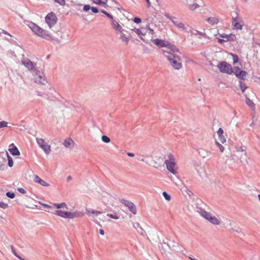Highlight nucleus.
I'll use <instances>...</instances> for the list:
<instances>
[{
  "mask_svg": "<svg viewBox=\"0 0 260 260\" xmlns=\"http://www.w3.org/2000/svg\"><path fill=\"white\" fill-rule=\"evenodd\" d=\"M134 228L137 230V232L142 235H144L145 234V231L143 229V228L141 226L140 223L139 222H136L134 224Z\"/></svg>",
  "mask_w": 260,
  "mask_h": 260,
  "instance_id": "393cba45",
  "label": "nucleus"
},
{
  "mask_svg": "<svg viewBox=\"0 0 260 260\" xmlns=\"http://www.w3.org/2000/svg\"><path fill=\"white\" fill-rule=\"evenodd\" d=\"M6 196L11 199H13L15 198V194L13 192H7L6 193Z\"/></svg>",
  "mask_w": 260,
  "mask_h": 260,
  "instance_id": "37998d69",
  "label": "nucleus"
},
{
  "mask_svg": "<svg viewBox=\"0 0 260 260\" xmlns=\"http://www.w3.org/2000/svg\"><path fill=\"white\" fill-rule=\"evenodd\" d=\"M9 151L13 155L18 156L20 154L17 148L13 143L9 145Z\"/></svg>",
  "mask_w": 260,
  "mask_h": 260,
  "instance_id": "412c9836",
  "label": "nucleus"
},
{
  "mask_svg": "<svg viewBox=\"0 0 260 260\" xmlns=\"http://www.w3.org/2000/svg\"><path fill=\"white\" fill-rule=\"evenodd\" d=\"M148 21H149V20L148 19H147V29H148V33L147 34L148 35H149L151 36V38L152 39L153 36L154 34V31L153 29H152L150 27V23L148 22Z\"/></svg>",
  "mask_w": 260,
  "mask_h": 260,
  "instance_id": "cd10ccee",
  "label": "nucleus"
},
{
  "mask_svg": "<svg viewBox=\"0 0 260 260\" xmlns=\"http://www.w3.org/2000/svg\"><path fill=\"white\" fill-rule=\"evenodd\" d=\"M191 34L193 35H199L200 36H203V34L202 32H199L197 30H192L191 31Z\"/></svg>",
  "mask_w": 260,
  "mask_h": 260,
  "instance_id": "a19ab883",
  "label": "nucleus"
},
{
  "mask_svg": "<svg viewBox=\"0 0 260 260\" xmlns=\"http://www.w3.org/2000/svg\"><path fill=\"white\" fill-rule=\"evenodd\" d=\"M215 143L216 145L218 147L219 149H220V151L221 152H223L224 150V147L221 144H220L219 141H216Z\"/></svg>",
  "mask_w": 260,
  "mask_h": 260,
  "instance_id": "4c0bfd02",
  "label": "nucleus"
},
{
  "mask_svg": "<svg viewBox=\"0 0 260 260\" xmlns=\"http://www.w3.org/2000/svg\"><path fill=\"white\" fill-rule=\"evenodd\" d=\"M233 71V73H234L236 77L241 79H245L247 75L246 72L241 70L240 68L237 67H234Z\"/></svg>",
  "mask_w": 260,
  "mask_h": 260,
  "instance_id": "9d476101",
  "label": "nucleus"
},
{
  "mask_svg": "<svg viewBox=\"0 0 260 260\" xmlns=\"http://www.w3.org/2000/svg\"><path fill=\"white\" fill-rule=\"evenodd\" d=\"M8 160V166L10 167H12L13 166V161L12 157L9 155L8 153L6 152Z\"/></svg>",
  "mask_w": 260,
  "mask_h": 260,
  "instance_id": "7c9ffc66",
  "label": "nucleus"
},
{
  "mask_svg": "<svg viewBox=\"0 0 260 260\" xmlns=\"http://www.w3.org/2000/svg\"><path fill=\"white\" fill-rule=\"evenodd\" d=\"M232 222L230 221V224L231 225Z\"/></svg>",
  "mask_w": 260,
  "mask_h": 260,
  "instance_id": "e2e57ef3",
  "label": "nucleus"
},
{
  "mask_svg": "<svg viewBox=\"0 0 260 260\" xmlns=\"http://www.w3.org/2000/svg\"><path fill=\"white\" fill-rule=\"evenodd\" d=\"M37 142L39 147L43 150L44 152L48 155L51 151V146L44 139L42 138H37Z\"/></svg>",
  "mask_w": 260,
  "mask_h": 260,
  "instance_id": "6e6552de",
  "label": "nucleus"
},
{
  "mask_svg": "<svg viewBox=\"0 0 260 260\" xmlns=\"http://www.w3.org/2000/svg\"><path fill=\"white\" fill-rule=\"evenodd\" d=\"M28 26L31 29V30L37 36L48 40L51 38V36L49 33H48L46 30L37 25L36 24L34 23H30L29 24Z\"/></svg>",
  "mask_w": 260,
  "mask_h": 260,
  "instance_id": "423d86ee",
  "label": "nucleus"
},
{
  "mask_svg": "<svg viewBox=\"0 0 260 260\" xmlns=\"http://www.w3.org/2000/svg\"><path fill=\"white\" fill-rule=\"evenodd\" d=\"M162 196L164 197V198L167 200V201L169 202L171 200V197L170 194H169L167 192L164 191L162 192Z\"/></svg>",
  "mask_w": 260,
  "mask_h": 260,
  "instance_id": "2f4dec72",
  "label": "nucleus"
},
{
  "mask_svg": "<svg viewBox=\"0 0 260 260\" xmlns=\"http://www.w3.org/2000/svg\"><path fill=\"white\" fill-rule=\"evenodd\" d=\"M141 28L142 36H145V35H146L148 33L147 25L146 26V27H141Z\"/></svg>",
  "mask_w": 260,
  "mask_h": 260,
  "instance_id": "c9c22d12",
  "label": "nucleus"
},
{
  "mask_svg": "<svg viewBox=\"0 0 260 260\" xmlns=\"http://www.w3.org/2000/svg\"><path fill=\"white\" fill-rule=\"evenodd\" d=\"M163 51L172 68L177 70L182 68L180 53L175 46H170L166 50H163Z\"/></svg>",
  "mask_w": 260,
  "mask_h": 260,
  "instance_id": "f03ea898",
  "label": "nucleus"
},
{
  "mask_svg": "<svg viewBox=\"0 0 260 260\" xmlns=\"http://www.w3.org/2000/svg\"><path fill=\"white\" fill-rule=\"evenodd\" d=\"M22 64L30 71H36L32 61L28 58H23L22 60Z\"/></svg>",
  "mask_w": 260,
  "mask_h": 260,
  "instance_id": "2eb2a0df",
  "label": "nucleus"
},
{
  "mask_svg": "<svg viewBox=\"0 0 260 260\" xmlns=\"http://www.w3.org/2000/svg\"><path fill=\"white\" fill-rule=\"evenodd\" d=\"M230 54L232 57L233 64H236L238 62L239 60L238 55L233 53H230Z\"/></svg>",
  "mask_w": 260,
  "mask_h": 260,
  "instance_id": "c85d7f7f",
  "label": "nucleus"
},
{
  "mask_svg": "<svg viewBox=\"0 0 260 260\" xmlns=\"http://www.w3.org/2000/svg\"><path fill=\"white\" fill-rule=\"evenodd\" d=\"M167 246H168V245L166 244V243H164L163 244H161V249L160 250H161L162 249H163V250H164L165 248V247H167Z\"/></svg>",
  "mask_w": 260,
  "mask_h": 260,
  "instance_id": "864d4df0",
  "label": "nucleus"
},
{
  "mask_svg": "<svg viewBox=\"0 0 260 260\" xmlns=\"http://www.w3.org/2000/svg\"><path fill=\"white\" fill-rule=\"evenodd\" d=\"M86 214L90 218V219L100 226H101V225L100 224L99 221L98 219V218L100 220H102L103 222L106 221L105 216L103 215L100 217H99V215L102 213V212L100 211L94 210L92 209H86ZM107 221L111 222V220H107Z\"/></svg>",
  "mask_w": 260,
  "mask_h": 260,
  "instance_id": "39448f33",
  "label": "nucleus"
},
{
  "mask_svg": "<svg viewBox=\"0 0 260 260\" xmlns=\"http://www.w3.org/2000/svg\"><path fill=\"white\" fill-rule=\"evenodd\" d=\"M8 123L5 121H0V128L8 127Z\"/></svg>",
  "mask_w": 260,
  "mask_h": 260,
  "instance_id": "58836bf2",
  "label": "nucleus"
},
{
  "mask_svg": "<svg viewBox=\"0 0 260 260\" xmlns=\"http://www.w3.org/2000/svg\"><path fill=\"white\" fill-rule=\"evenodd\" d=\"M45 20L50 27L53 26L57 21V18L53 12L49 13L45 17Z\"/></svg>",
  "mask_w": 260,
  "mask_h": 260,
  "instance_id": "1a4fd4ad",
  "label": "nucleus"
},
{
  "mask_svg": "<svg viewBox=\"0 0 260 260\" xmlns=\"http://www.w3.org/2000/svg\"><path fill=\"white\" fill-rule=\"evenodd\" d=\"M233 25L235 29H241L243 25V22L239 21L238 18H234L233 21Z\"/></svg>",
  "mask_w": 260,
  "mask_h": 260,
  "instance_id": "aec40b11",
  "label": "nucleus"
},
{
  "mask_svg": "<svg viewBox=\"0 0 260 260\" xmlns=\"http://www.w3.org/2000/svg\"><path fill=\"white\" fill-rule=\"evenodd\" d=\"M13 253H14L15 255H16V254L15 253V252H13Z\"/></svg>",
  "mask_w": 260,
  "mask_h": 260,
  "instance_id": "052dcab7",
  "label": "nucleus"
},
{
  "mask_svg": "<svg viewBox=\"0 0 260 260\" xmlns=\"http://www.w3.org/2000/svg\"><path fill=\"white\" fill-rule=\"evenodd\" d=\"M236 151L240 154V159L245 158L246 152L245 150L241 146L236 147Z\"/></svg>",
  "mask_w": 260,
  "mask_h": 260,
  "instance_id": "b1692460",
  "label": "nucleus"
},
{
  "mask_svg": "<svg viewBox=\"0 0 260 260\" xmlns=\"http://www.w3.org/2000/svg\"><path fill=\"white\" fill-rule=\"evenodd\" d=\"M217 67L220 72L228 74H232L233 68L231 65L225 61H222L218 63Z\"/></svg>",
  "mask_w": 260,
  "mask_h": 260,
  "instance_id": "0eeeda50",
  "label": "nucleus"
},
{
  "mask_svg": "<svg viewBox=\"0 0 260 260\" xmlns=\"http://www.w3.org/2000/svg\"><path fill=\"white\" fill-rule=\"evenodd\" d=\"M216 38L220 44L228 42V35L224 33L218 34L216 35Z\"/></svg>",
  "mask_w": 260,
  "mask_h": 260,
  "instance_id": "f3484780",
  "label": "nucleus"
},
{
  "mask_svg": "<svg viewBox=\"0 0 260 260\" xmlns=\"http://www.w3.org/2000/svg\"><path fill=\"white\" fill-rule=\"evenodd\" d=\"M55 2L61 6L65 5V0H54Z\"/></svg>",
  "mask_w": 260,
  "mask_h": 260,
  "instance_id": "a18cd8bd",
  "label": "nucleus"
},
{
  "mask_svg": "<svg viewBox=\"0 0 260 260\" xmlns=\"http://www.w3.org/2000/svg\"><path fill=\"white\" fill-rule=\"evenodd\" d=\"M146 2L148 4V7H150V2L149 0H146Z\"/></svg>",
  "mask_w": 260,
  "mask_h": 260,
  "instance_id": "13d9d810",
  "label": "nucleus"
},
{
  "mask_svg": "<svg viewBox=\"0 0 260 260\" xmlns=\"http://www.w3.org/2000/svg\"><path fill=\"white\" fill-rule=\"evenodd\" d=\"M257 198H258V201L260 202V194H258L257 195Z\"/></svg>",
  "mask_w": 260,
  "mask_h": 260,
  "instance_id": "bf43d9fd",
  "label": "nucleus"
},
{
  "mask_svg": "<svg viewBox=\"0 0 260 260\" xmlns=\"http://www.w3.org/2000/svg\"><path fill=\"white\" fill-rule=\"evenodd\" d=\"M17 190L21 193L24 194L26 193V191L23 188H18Z\"/></svg>",
  "mask_w": 260,
  "mask_h": 260,
  "instance_id": "8fccbe9b",
  "label": "nucleus"
},
{
  "mask_svg": "<svg viewBox=\"0 0 260 260\" xmlns=\"http://www.w3.org/2000/svg\"><path fill=\"white\" fill-rule=\"evenodd\" d=\"M102 140L106 143H108L110 142V139L107 136L104 135L102 137Z\"/></svg>",
  "mask_w": 260,
  "mask_h": 260,
  "instance_id": "e433bc0d",
  "label": "nucleus"
},
{
  "mask_svg": "<svg viewBox=\"0 0 260 260\" xmlns=\"http://www.w3.org/2000/svg\"><path fill=\"white\" fill-rule=\"evenodd\" d=\"M167 169L174 175L178 173V167L174 155L171 153H168L165 156V162Z\"/></svg>",
  "mask_w": 260,
  "mask_h": 260,
  "instance_id": "7ed1b4c3",
  "label": "nucleus"
},
{
  "mask_svg": "<svg viewBox=\"0 0 260 260\" xmlns=\"http://www.w3.org/2000/svg\"><path fill=\"white\" fill-rule=\"evenodd\" d=\"M120 39L124 42L126 45H127L129 42V38L127 37L123 32L120 33Z\"/></svg>",
  "mask_w": 260,
  "mask_h": 260,
  "instance_id": "bb28decb",
  "label": "nucleus"
},
{
  "mask_svg": "<svg viewBox=\"0 0 260 260\" xmlns=\"http://www.w3.org/2000/svg\"><path fill=\"white\" fill-rule=\"evenodd\" d=\"M200 215L214 225H220L222 222L219 215H215L205 210L200 209L198 211Z\"/></svg>",
  "mask_w": 260,
  "mask_h": 260,
  "instance_id": "20e7f679",
  "label": "nucleus"
},
{
  "mask_svg": "<svg viewBox=\"0 0 260 260\" xmlns=\"http://www.w3.org/2000/svg\"><path fill=\"white\" fill-rule=\"evenodd\" d=\"M101 12L104 14L105 15H106L108 18H109L110 19H113V16L110 14L109 13H107L106 11L105 10H102Z\"/></svg>",
  "mask_w": 260,
  "mask_h": 260,
  "instance_id": "c03bdc74",
  "label": "nucleus"
},
{
  "mask_svg": "<svg viewBox=\"0 0 260 260\" xmlns=\"http://www.w3.org/2000/svg\"><path fill=\"white\" fill-rule=\"evenodd\" d=\"M206 21L211 25L217 24L219 22L218 19L215 16L209 17Z\"/></svg>",
  "mask_w": 260,
  "mask_h": 260,
  "instance_id": "a878e982",
  "label": "nucleus"
},
{
  "mask_svg": "<svg viewBox=\"0 0 260 260\" xmlns=\"http://www.w3.org/2000/svg\"><path fill=\"white\" fill-rule=\"evenodd\" d=\"M34 180L36 183H37L43 186L48 187L50 186V184L48 183L41 179L37 175L35 176Z\"/></svg>",
  "mask_w": 260,
  "mask_h": 260,
  "instance_id": "a211bd4d",
  "label": "nucleus"
},
{
  "mask_svg": "<svg viewBox=\"0 0 260 260\" xmlns=\"http://www.w3.org/2000/svg\"><path fill=\"white\" fill-rule=\"evenodd\" d=\"M106 215L111 218L115 219H118L119 218V216L116 214H112L108 213Z\"/></svg>",
  "mask_w": 260,
  "mask_h": 260,
  "instance_id": "ea45409f",
  "label": "nucleus"
},
{
  "mask_svg": "<svg viewBox=\"0 0 260 260\" xmlns=\"http://www.w3.org/2000/svg\"><path fill=\"white\" fill-rule=\"evenodd\" d=\"M41 205L43 206L44 207H45L47 209H48V210H49L50 211H54V209L53 208H54V206L52 207L49 205H48L47 204H45V203H42L41 204Z\"/></svg>",
  "mask_w": 260,
  "mask_h": 260,
  "instance_id": "473e14b6",
  "label": "nucleus"
},
{
  "mask_svg": "<svg viewBox=\"0 0 260 260\" xmlns=\"http://www.w3.org/2000/svg\"><path fill=\"white\" fill-rule=\"evenodd\" d=\"M204 6V3L202 0H196L192 4H189L188 6V9L191 11H194L200 7Z\"/></svg>",
  "mask_w": 260,
  "mask_h": 260,
  "instance_id": "f8f14e48",
  "label": "nucleus"
},
{
  "mask_svg": "<svg viewBox=\"0 0 260 260\" xmlns=\"http://www.w3.org/2000/svg\"><path fill=\"white\" fill-rule=\"evenodd\" d=\"M172 22L174 24V25L180 30L183 31H187V27L185 25V24L184 23H183L181 21L177 19H172Z\"/></svg>",
  "mask_w": 260,
  "mask_h": 260,
  "instance_id": "ddd939ff",
  "label": "nucleus"
},
{
  "mask_svg": "<svg viewBox=\"0 0 260 260\" xmlns=\"http://www.w3.org/2000/svg\"><path fill=\"white\" fill-rule=\"evenodd\" d=\"M8 207V205L7 203L3 202H0V208L3 209H6Z\"/></svg>",
  "mask_w": 260,
  "mask_h": 260,
  "instance_id": "79ce46f5",
  "label": "nucleus"
},
{
  "mask_svg": "<svg viewBox=\"0 0 260 260\" xmlns=\"http://www.w3.org/2000/svg\"><path fill=\"white\" fill-rule=\"evenodd\" d=\"M91 7H90V6L89 5H85L83 7V9L84 11L86 12L91 9Z\"/></svg>",
  "mask_w": 260,
  "mask_h": 260,
  "instance_id": "49530a36",
  "label": "nucleus"
},
{
  "mask_svg": "<svg viewBox=\"0 0 260 260\" xmlns=\"http://www.w3.org/2000/svg\"><path fill=\"white\" fill-rule=\"evenodd\" d=\"M240 87L243 92L247 88V86L246 84L242 82H240Z\"/></svg>",
  "mask_w": 260,
  "mask_h": 260,
  "instance_id": "f704fd0d",
  "label": "nucleus"
},
{
  "mask_svg": "<svg viewBox=\"0 0 260 260\" xmlns=\"http://www.w3.org/2000/svg\"><path fill=\"white\" fill-rule=\"evenodd\" d=\"M72 178L71 176H69L67 178V182H70L71 180H72Z\"/></svg>",
  "mask_w": 260,
  "mask_h": 260,
  "instance_id": "6e6d98bb",
  "label": "nucleus"
},
{
  "mask_svg": "<svg viewBox=\"0 0 260 260\" xmlns=\"http://www.w3.org/2000/svg\"><path fill=\"white\" fill-rule=\"evenodd\" d=\"M236 39L237 38L234 34H230L228 35V41H235Z\"/></svg>",
  "mask_w": 260,
  "mask_h": 260,
  "instance_id": "72a5a7b5",
  "label": "nucleus"
},
{
  "mask_svg": "<svg viewBox=\"0 0 260 260\" xmlns=\"http://www.w3.org/2000/svg\"><path fill=\"white\" fill-rule=\"evenodd\" d=\"M99 233L102 236L104 235V234H105L104 231L103 230H102V229H100L99 230Z\"/></svg>",
  "mask_w": 260,
  "mask_h": 260,
  "instance_id": "5fc2aeb1",
  "label": "nucleus"
},
{
  "mask_svg": "<svg viewBox=\"0 0 260 260\" xmlns=\"http://www.w3.org/2000/svg\"><path fill=\"white\" fill-rule=\"evenodd\" d=\"M53 205L56 210H54V211H50L49 210H46V211L53 213L63 219H73L76 218L81 217L84 215V213L80 211H75L72 212L68 211L67 204L65 202L54 203Z\"/></svg>",
  "mask_w": 260,
  "mask_h": 260,
  "instance_id": "f257e3e1",
  "label": "nucleus"
},
{
  "mask_svg": "<svg viewBox=\"0 0 260 260\" xmlns=\"http://www.w3.org/2000/svg\"><path fill=\"white\" fill-rule=\"evenodd\" d=\"M123 203L134 214L137 213V209L133 203L129 201H123Z\"/></svg>",
  "mask_w": 260,
  "mask_h": 260,
  "instance_id": "dca6fc26",
  "label": "nucleus"
},
{
  "mask_svg": "<svg viewBox=\"0 0 260 260\" xmlns=\"http://www.w3.org/2000/svg\"><path fill=\"white\" fill-rule=\"evenodd\" d=\"M133 31H134L139 37H140L141 39H142V31H141V28H135L134 29H132Z\"/></svg>",
  "mask_w": 260,
  "mask_h": 260,
  "instance_id": "c756f323",
  "label": "nucleus"
},
{
  "mask_svg": "<svg viewBox=\"0 0 260 260\" xmlns=\"http://www.w3.org/2000/svg\"><path fill=\"white\" fill-rule=\"evenodd\" d=\"M165 16H166V17L167 18H168V19H170L171 21H172V19H176V18L171 17L168 14H166Z\"/></svg>",
  "mask_w": 260,
  "mask_h": 260,
  "instance_id": "603ef678",
  "label": "nucleus"
},
{
  "mask_svg": "<svg viewBox=\"0 0 260 260\" xmlns=\"http://www.w3.org/2000/svg\"><path fill=\"white\" fill-rule=\"evenodd\" d=\"M247 104L249 106H253L254 104L252 101H251L249 99L247 100Z\"/></svg>",
  "mask_w": 260,
  "mask_h": 260,
  "instance_id": "3c124183",
  "label": "nucleus"
},
{
  "mask_svg": "<svg viewBox=\"0 0 260 260\" xmlns=\"http://www.w3.org/2000/svg\"><path fill=\"white\" fill-rule=\"evenodd\" d=\"M217 134L218 137V140L222 143L226 142V138L223 136V131L221 128H219L217 132Z\"/></svg>",
  "mask_w": 260,
  "mask_h": 260,
  "instance_id": "4be33fe9",
  "label": "nucleus"
},
{
  "mask_svg": "<svg viewBox=\"0 0 260 260\" xmlns=\"http://www.w3.org/2000/svg\"><path fill=\"white\" fill-rule=\"evenodd\" d=\"M134 22L136 23H140L141 22L142 20L140 18L135 17L133 20Z\"/></svg>",
  "mask_w": 260,
  "mask_h": 260,
  "instance_id": "de8ad7c7",
  "label": "nucleus"
},
{
  "mask_svg": "<svg viewBox=\"0 0 260 260\" xmlns=\"http://www.w3.org/2000/svg\"><path fill=\"white\" fill-rule=\"evenodd\" d=\"M5 34H8V35H9L8 33H7V32H5Z\"/></svg>",
  "mask_w": 260,
  "mask_h": 260,
  "instance_id": "680f3d73",
  "label": "nucleus"
},
{
  "mask_svg": "<svg viewBox=\"0 0 260 260\" xmlns=\"http://www.w3.org/2000/svg\"><path fill=\"white\" fill-rule=\"evenodd\" d=\"M152 41L155 45L159 47H165V49L164 50H166L170 46H173V45H171L170 43H169L168 41L158 39H154L152 40Z\"/></svg>",
  "mask_w": 260,
  "mask_h": 260,
  "instance_id": "9b49d317",
  "label": "nucleus"
},
{
  "mask_svg": "<svg viewBox=\"0 0 260 260\" xmlns=\"http://www.w3.org/2000/svg\"><path fill=\"white\" fill-rule=\"evenodd\" d=\"M63 145L66 148H72L74 147L75 142L70 138H67L64 140Z\"/></svg>",
  "mask_w": 260,
  "mask_h": 260,
  "instance_id": "6ab92c4d",
  "label": "nucleus"
},
{
  "mask_svg": "<svg viewBox=\"0 0 260 260\" xmlns=\"http://www.w3.org/2000/svg\"><path fill=\"white\" fill-rule=\"evenodd\" d=\"M112 25L113 28L119 33L123 32V30L122 26L116 21H113L112 22Z\"/></svg>",
  "mask_w": 260,
  "mask_h": 260,
  "instance_id": "5701e85b",
  "label": "nucleus"
},
{
  "mask_svg": "<svg viewBox=\"0 0 260 260\" xmlns=\"http://www.w3.org/2000/svg\"><path fill=\"white\" fill-rule=\"evenodd\" d=\"M91 10L92 11V12L94 13H97L99 12V10L95 7H91Z\"/></svg>",
  "mask_w": 260,
  "mask_h": 260,
  "instance_id": "09e8293b",
  "label": "nucleus"
},
{
  "mask_svg": "<svg viewBox=\"0 0 260 260\" xmlns=\"http://www.w3.org/2000/svg\"><path fill=\"white\" fill-rule=\"evenodd\" d=\"M127 155H128V156H130V157H133V156H134V153H133L128 152V153H127Z\"/></svg>",
  "mask_w": 260,
  "mask_h": 260,
  "instance_id": "4d7b16f0",
  "label": "nucleus"
},
{
  "mask_svg": "<svg viewBox=\"0 0 260 260\" xmlns=\"http://www.w3.org/2000/svg\"><path fill=\"white\" fill-rule=\"evenodd\" d=\"M35 82L40 84H45L46 79L43 73L36 70Z\"/></svg>",
  "mask_w": 260,
  "mask_h": 260,
  "instance_id": "4468645a",
  "label": "nucleus"
}]
</instances>
